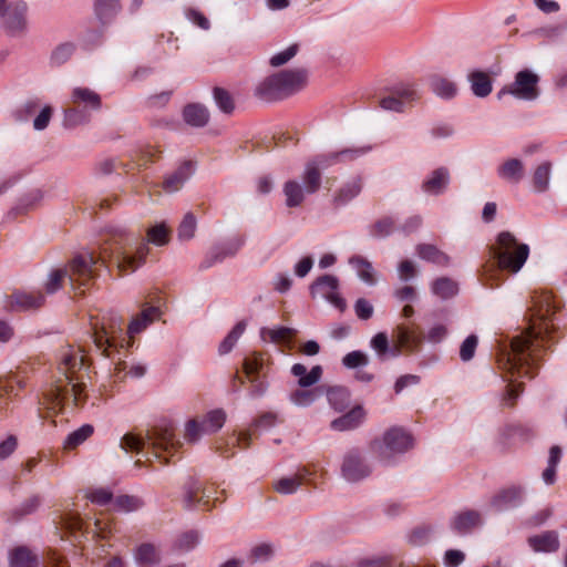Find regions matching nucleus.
Returning <instances> with one entry per match:
<instances>
[{
  "mask_svg": "<svg viewBox=\"0 0 567 567\" xmlns=\"http://www.w3.org/2000/svg\"><path fill=\"white\" fill-rule=\"evenodd\" d=\"M71 102L74 105H83L86 109L95 111L101 107L100 95L89 87H74L71 93Z\"/></svg>",
  "mask_w": 567,
  "mask_h": 567,
  "instance_id": "29",
  "label": "nucleus"
},
{
  "mask_svg": "<svg viewBox=\"0 0 567 567\" xmlns=\"http://www.w3.org/2000/svg\"><path fill=\"white\" fill-rule=\"evenodd\" d=\"M298 50V44H291L286 50L272 55L270 59V64L275 68L286 64L297 54Z\"/></svg>",
  "mask_w": 567,
  "mask_h": 567,
  "instance_id": "60",
  "label": "nucleus"
},
{
  "mask_svg": "<svg viewBox=\"0 0 567 567\" xmlns=\"http://www.w3.org/2000/svg\"><path fill=\"white\" fill-rule=\"evenodd\" d=\"M27 9V3L23 1L8 4L7 0H0V20L10 37H17L24 32Z\"/></svg>",
  "mask_w": 567,
  "mask_h": 567,
  "instance_id": "11",
  "label": "nucleus"
},
{
  "mask_svg": "<svg viewBox=\"0 0 567 567\" xmlns=\"http://www.w3.org/2000/svg\"><path fill=\"white\" fill-rule=\"evenodd\" d=\"M416 252L421 259L436 264L439 266H447L450 262L449 256L441 251L436 246L431 244L417 245Z\"/></svg>",
  "mask_w": 567,
  "mask_h": 567,
  "instance_id": "33",
  "label": "nucleus"
},
{
  "mask_svg": "<svg viewBox=\"0 0 567 567\" xmlns=\"http://www.w3.org/2000/svg\"><path fill=\"white\" fill-rule=\"evenodd\" d=\"M362 190L361 177H353L344 183L333 195V205L341 207L355 198Z\"/></svg>",
  "mask_w": 567,
  "mask_h": 567,
  "instance_id": "24",
  "label": "nucleus"
},
{
  "mask_svg": "<svg viewBox=\"0 0 567 567\" xmlns=\"http://www.w3.org/2000/svg\"><path fill=\"white\" fill-rule=\"evenodd\" d=\"M364 415V410L362 406L358 405L342 416L333 420L330 426L336 431L353 430L362 423Z\"/></svg>",
  "mask_w": 567,
  "mask_h": 567,
  "instance_id": "27",
  "label": "nucleus"
},
{
  "mask_svg": "<svg viewBox=\"0 0 567 567\" xmlns=\"http://www.w3.org/2000/svg\"><path fill=\"white\" fill-rule=\"evenodd\" d=\"M489 254L498 269L517 274L529 256V246L520 243L511 231L504 230L489 247Z\"/></svg>",
  "mask_w": 567,
  "mask_h": 567,
  "instance_id": "7",
  "label": "nucleus"
},
{
  "mask_svg": "<svg viewBox=\"0 0 567 567\" xmlns=\"http://www.w3.org/2000/svg\"><path fill=\"white\" fill-rule=\"evenodd\" d=\"M265 359L260 353L255 352L244 360V371L248 378L260 377L264 371Z\"/></svg>",
  "mask_w": 567,
  "mask_h": 567,
  "instance_id": "50",
  "label": "nucleus"
},
{
  "mask_svg": "<svg viewBox=\"0 0 567 567\" xmlns=\"http://www.w3.org/2000/svg\"><path fill=\"white\" fill-rule=\"evenodd\" d=\"M86 497L92 503L100 505V506H104L112 501L113 494L111 491H109L106 488H96V489H93L90 493H87Z\"/></svg>",
  "mask_w": 567,
  "mask_h": 567,
  "instance_id": "61",
  "label": "nucleus"
},
{
  "mask_svg": "<svg viewBox=\"0 0 567 567\" xmlns=\"http://www.w3.org/2000/svg\"><path fill=\"white\" fill-rule=\"evenodd\" d=\"M412 436L402 427H391L382 440H374L371 443V451L382 461L390 462L399 454H403L412 447Z\"/></svg>",
  "mask_w": 567,
  "mask_h": 567,
  "instance_id": "10",
  "label": "nucleus"
},
{
  "mask_svg": "<svg viewBox=\"0 0 567 567\" xmlns=\"http://www.w3.org/2000/svg\"><path fill=\"white\" fill-rule=\"evenodd\" d=\"M371 467L358 449L349 450L342 458L341 475L349 483H358L371 474Z\"/></svg>",
  "mask_w": 567,
  "mask_h": 567,
  "instance_id": "13",
  "label": "nucleus"
},
{
  "mask_svg": "<svg viewBox=\"0 0 567 567\" xmlns=\"http://www.w3.org/2000/svg\"><path fill=\"white\" fill-rule=\"evenodd\" d=\"M477 343H478V340L475 334L468 336L463 341V343L461 344V349H460V358L462 361L466 362V361H470L473 359Z\"/></svg>",
  "mask_w": 567,
  "mask_h": 567,
  "instance_id": "59",
  "label": "nucleus"
},
{
  "mask_svg": "<svg viewBox=\"0 0 567 567\" xmlns=\"http://www.w3.org/2000/svg\"><path fill=\"white\" fill-rule=\"evenodd\" d=\"M99 261L100 259H96L92 252L75 256L69 262L68 268L54 269L50 272L44 285L47 293L52 295L61 289L66 278L74 290L87 287L97 276Z\"/></svg>",
  "mask_w": 567,
  "mask_h": 567,
  "instance_id": "5",
  "label": "nucleus"
},
{
  "mask_svg": "<svg viewBox=\"0 0 567 567\" xmlns=\"http://www.w3.org/2000/svg\"><path fill=\"white\" fill-rule=\"evenodd\" d=\"M284 194L286 196V205L288 207H298L305 200L306 185L302 186L298 181H288L284 185Z\"/></svg>",
  "mask_w": 567,
  "mask_h": 567,
  "instance_id": "32",
  "label": "nucleus"
},
{
  "mask_svg": "<svg viewBox=\"0 0 567 567\" xmlns=\"http://www.w3.org/2000/svg\"><path fill=\"white\" fill-rule=\"evenodd\" d=\"M132 555L137 567H156L162 561L159 546L150 542H144L135 546Z\"/></svg>",
  "mask_w": 567,
  "mask_h": 567,
  "instance_id": "16",
  "label": "nucleus"
},
{
  "mask_svg": "<svg viewBox=\"0 0 567 567\" xmlns=\"http://www.w3.org/2000/svg\"><path fill=\"white\" fill-rule=\"evenodd\" d=\"M91 324L93 341L101 354L114 359L112 350L120 353V349L132 346L133 339L124 331L123 319L117 313L109 311Z\"/></svg>",
  "mask_w": 567,
  "mask_h": 567,
  "instance_id": "6",
  "label": "nucleus"
},
{
  "mask_svg": "<svg viewBox=\"0 0 567 567\" xmlns=\"http://www.w3.org/2000/svg\"><path fill=\"white\" fill-rule=\"evenodd\" d=\"M528 544L535 551H556L559 547L558 534L555 530H547L540 535L529 537Z\"/></svg>",
  "mask_w": 567,
  "mask_h": 567,
  "instance_id": "28",
  "label": "nucleus"
},
{
  "mask_svg": "<svg viewBox=\"0 0 567 567\" xmlns=\"http://www.w3.org/2000/svg\"><path fill=\"white\" fill-rule=\"evenodd\" d=\"M322 375V368L315 365L312 369L305 374V377L298 380V384L301 388H309L319 382Z\"/></svg>",
  "mask_w": 567,
  "mask_h": 567,
  "instance_id": "64",
  "label": "nucleus"
},
{
  "mask_svg": "<svg viewBox=\"0 0 567 567\" xmlns=\"http://www.w3.org/2000/svg\"><path fill=\"white\" fill-rule=\"evenodd\" d=\"M307 75V71L303 69L274 73L257 85L256 95L267 101L287 97L306 85Z\"/></svg>",
  "mask_w": 567,
  "mask_h": 567,
  "instance_id": "9",
  "label": "nucleus"
},
{
  "mask_svg": "<svg viewBox=\"0 0 567 567\" xmlns=\"http://www.w3.org/2000/svg\"><path fill=\"white\" fill-rule=\"evenodd\" d=\"M246 329V323L244 321L238 322L231 331L227 334V337L223 340L219 346V353L226 354L233 350L238 339L241 337Z\"/></svg>",
  "mask_w": 567,
  "mask_h": 567,
  "instance_id": "46",
  "label": "nucleus"
},
{
  "mask_svg": "<svg viewBox=\"0 0 567 567\" xmlns=\"http://www.w3.org/2000/svg\"><path fill=\"white\" fill-rule=\"evenodd\" d=\"M295 333L296 330L287 327L261 330V337L264 339H269V341L274 343H281L288 341L291 337L295 336Z\"/></svg>",
  "mask_w": 567,
  "mask_h": 567,
  "instance_id": "48",
  "label": "nucleus"
},
{
  "mask_svg": "<svg viewBox=\"0 0 567 567\" xmlns=\"http://www.w3.org/2000/svg\"><path fill=\"white\" fill-rule=\"evenodd\" d=\"M10 567H39V559L27 547H17L10 553Z\"/></svg>",
  "mask_w": 567,
  "mask_h": 567,
  "instance_id": "31",
  "label": "nucleus"
},
{
  "mask_svg": "<svg viewBox=\"0 0 567 567\" xmlns=\"http://www.w3.org/2000/svg\"><path fill=\"white\" fill-rule=\"evenodd\" d=\"M393 337L396 341V346L392 349L393 357L399 355L402 349L410 352L415 351L422 341L421 336L405 324H399L393 332Z\"/></svg>",
  "mask_w": 567,
  "mask_h": 567,
  "instance_id": "17",
  "label": "nucleus"
},
{
  "mask_svg": "<svg viewBox=\"0 0 567 567\" xmlns=\"http://www.w3.org/2000/svg\"><path fill=\"white\" fill-rule=\"evenodd\" d=\"M370 151V147L344 148L339 152L319 154L309 159L302 173V182L306 183V192L315 194L321 186V169H326L338 163L357 159Z\"/></svg>",
  "mask_w": 567,
  "mask_h": 567,
  "instance_id": "8",
  "label": "nucleus"
},
{
  "mask_svg": "<svg viewBox=\"0 0 567 567\" xmlns=\"http://www.w3.org/2000/svg\"><path fill=\"white\" fill-rule=\"evenodd\" d=\"M524 491L520 486H511L499 491L491 501V505L503 511L507 507L517 506L523 499Z\"/></svg>",
  "mask_w": 567,
  "mask_h": 567,
  "instance_id": "21",
  "label": "nucleus"
},
{
  "mask_svg": "<svg viewBox=\"0 0 567 567\" xmlns=\"http://www.w3.org/2000/svg\"><path fill=\"white\" fill-rule=\"evenodd\" d=\"M197 227V220L192 213H187L178 227V238L189 240L194 237Z\"/></svg>",
  "mask_w": 567,
  "mask_h": 567,
  "instance_id": "51",
  "label": "nucleus"
},
{
  "mask_svg": "<svg viewBox=\"0 0 567 567\" xmlns=\"http://www.w3.org/2000/svg\"><path fill=\"white\" fill-rule=\"evenodd\" d=\"M471 90L477 97H486L491 94L493 85L489 75L482 71H474L468 75Z\"/></svg>",
  "mask_w": 567,
  "mask_h": 567,
  "instance_id": "30",
  "label": "nucleus"
},
{
  "mask_svg": "<svg viewBox=\"0 0 567 567\" xmlns=\"http://www.w3.org/2000/svg\"><path fill=\"white\" fill-rule=\"evenodd\" d=\"M371 347L375 350L377 354L381 359H383L388 352L392 353L388 336L384 332H379L371 339Z\"/></svg>",
  "mask_w": 567,
  "mask_h": 567,
  "instance_id": "58",
  "label": "nucleus"
},
{
  "mask_svg": "<svg viewBox=\"0 0 567 567\" xmlns=\"http://www.w3.org/2000/svg\"><path fill=\"white\" fill-rule=\"evenodd\" d=\"M44 296L38 292L16 291L7 297L6 308L9 311L37 310L44 305Z\"/></svg>",
  "mask_w": 567,
  "mask_h": 567,
  "instance_id": "15",
  "label": "nucleus"
},
{
  "mask_svg": "<svg viewBox=\"0 0 567 567\" xmlns=\"http://www.w3.org/2000/svg\"><path fill=\"white\" fill-rule=\"evenodd\" d=\"M430 86L437 96L443 99H452L457 92L454 82L437 74L430 78Z\"/></svg>",
  "mask_w": 567,
  "mask_h": 567,
  "instance_id": "35",
  "label": "nucleus"
},
{
  "mask_svg": "<svg viewBox=\"0 0 567 567\" xmlns=\"http://www.w3.org/2000/svg\"><path fill=\"white\" fill-rule=\"evenodd\" d=\"M161 310L157 306L145 307L141 313L133 318L127 327L130 339H133L136 333L143 331L150 323L158 319Z\"/></svg>",
  "mask_w": 567,
  "mask_h": 567,
  "instance_id": "23",
  "label": "nucleus"
},
{
  "mask_svg": "<svg viewBox=\"0 0 567 567\" xmlns=\"http://www.w3.org/2000/svg\"><path fill=\"white\" fill-rule=\"evenodd\" d=\"M301 485V480L297 476L293 477H281L274 483L276 492L288 495L295 493Z\"/></svg>",
  "mask_w": 567,
  "mask_h": 567,
  "instance_id": "54",
  "label": "nucleus"
},
{
  "mask_svg": "<svg viewBox=\"0 0 567 567\" xmlns=\"http://www.w3.org/2000/svg\"><path fill=\"white\" fill-rule=\"evenodd\" d=\"M199 542V535L196 530H189L179 536L177 546L183 550L193 549Z\"/></svg>",
  "mask_w": 567,
  "mask_h": 567,
  "instance_id": "62",
  "label": "nucleus"
},
{
  "mask_svg": "<svg viewBox=\"0 0 567 567\" xmlns=\"http://www.w3.org/2000/svg\"><path fill=\"white\" fill-rule=\"evenodd\" d=\"M419 97L417 92L410 85L396 87L392 95L383 97L380 106L383 110L402 112L405 102L414 101Z\"/></svg>",
  "mask_w": 567,
  "mask_h": 567,
  "instance_id": "18",
  "label": "nucleus"
},
{
  "mask_svg": "<svg viewBox=\"0 0 567 567\" xmlns=\"http://www.w3.org/2000/svg\"><path fill=\"white\" fill-rule=\"evenodd\" d=\"M450 184V172L446 167L434 169L422 183L424 193L433 196L441 195Z\"/></svg>",
  "mask_w": 567,
  "mask_h": 567,
  "instance_id": "20",
  "label": "nucleus"
},
{
  "mask_svg": "<svg viewBox=\"0 0 567 567\" xmlns=\"http://www.w3.org/2000/svg\"><path fill=\"white\" fill-rule=\"evenodd\" d=\"M538 76L529 70L519 71L514 83L505 86L497 93V97L502 99L504 94H511L519 100H535L538 95L537 91Z\"/></svg>",
  "mask_w": 567,
  "mask_h": 567,
  "instance_id": "12",
  "label": "nucleus"
},
{
  "mask_svg": "<svg viewBox=\"0 0 567 567\" xmlns=\"http://www.w3.org/2000/svg\"><path fill=\"white\" fill-rule=\"evenodd\" d=\"M226 414L223 410H214L206 414L202 420L203 431L208 434L215 433L220 430L225 423Z\"/></svg>",
  "mask_w": 567,
  "mask_h": 567,
  "instance_id": "42",
  "label": "nucleus"
},
{
  "mask_svg": "<svg viewBox=\"0 0 567 567\" xmlns=\"http://www.w3.org/2000/svg\"><path fill=\"white\" fill-rule=\"evenodd\" d=\"M330 405L336 411H343L350 402V393L346 388L333 386L326 392Z\"/></svg>",
  "mask_w": 567,
  "mask_h": 567,
  "instance_id": "38",
  "label": "nucleus"
},
{
  "mask_svg": "<svg viewBox=\"0 0 567 567\" xmlns=\"http://www.w3.org/2000/svg\"><path fill=\"white\" fill-rule=\"evenodd\" d=\"M558 309L549 292L535 291L528 307L529 327L511 341L509 350H503L498 355V365L511 374L508 379L507 398L511 404L519 395L515 382L518 378L533 377L532 368L538 358V339L548 330V319Z\"/></svg>",
  "mask_w": 567,
  "mask_h": 567,
  "instance_id": "1",
  "label": "nucleus"
},
{
  "mask_svg": "<svg viewBox=\"0 0 567 567\" xmlns=\"http://www.w3.org/2000/svg\"><path fill=\"white\" fill-rule=\"evenodd\" d=\"M93 432L94 427L91 424H84L66 436L64 446L66 449H74L87 440L93 434Z\"/></svg>",
  "mask_w": 567,
  "mask_h": 567,
  "instance_id": "43",
  "label": "nucleus"
},
{
  "mask_svg": "<svg viewBox=\"0 0 567 567\" xmlns=\"http://www.w3.org/2000/svg\"><path fill=\"white\" fill-rule=\"evenodd\" d=\"M204 434H208L203 431L202 421L189 420L185 425L184 437L188 443L197 442Z\"/></svg>",
  "mask_w": 567,
  "mask_h": 567,
  "instance_id": "57",
  "label": "nucleus"
},
{
  "mask_svg": "<svg viewBox=\"0 0 567 567\" xmlns=\"http://www.w3.org/2000/svg\"><path fill=\"white\" fill-rule=\"evenodd\" d=\"M323 394V388L298 389L290 394V401L298 406H309Z\"/></svg>",
  "mask_w": 567,
  "mask_h": 567,
  "instance_id": "36",
  "label": "nucleus"
},
{
  "mask_svg": "<svg viewBox=\"0 0 567 567\" xmlns=\"http://www.w3.org/2000/svg\"><path fill=\"white\" fill-rule=\"evenodd\" d=\"M115 373L118 379L125 377L138 379L145 375L146 367L142 363H128L118 358V361L115 363Z\"/></svg>",
  "mask_w": 567,
  "mask_h": 567,
  "instance_id": "39",
  "label": "nucleus"
},
{
  "mask_svg": "<svg viewBox=\"0 0 567 567\" xmlns=\"http://www.w3.org/2000/svg\"><path fill=\"white\" fill-rule=\"evenodd\" d=\"M214 100L219 110L226 114H230L235 110V102L231 94L223 87H214Z\"/></svg>",
  "mask_w": 567,
  "mask_h": 567,
  "instance_id": "44",
  "label": "nucleus"
},
{
  "mask_svg": "<svg viewBox=\"0 0 567 567\" xmlns=\"http://www.w3.org/2000/svg\"><path fill=\"white\" fill-rule=\"evenodd\" d=\"M114 506L117 511L133 512L143 506L141 498L132 495H120L114 499Z\"/></svg>",
  "mask_w": 567,
  "mask_h": 567,
  "instance_id": "52",
  "label": "nucleus"
},
{
  "mask_svg": "<svg viewBox=\"0 0 567 567\" xmlns=\"http://www.w3.org/2000/svg\"><path fill=\"white\" fill-rule=\"evenodd\" d=\"M120 446L126 453L136 452L142 454L146 461H151L152 457L161 458L162 452L173 454L182 446V443L175 437L172 425L161 424L148 430L145 436L126 433L121 439Z\"/></svg>",
  "mask_w": 567,
  "mask_h": 567,
  "instance_id": "4",
  "label": "nucleus"
},
{
  "mask_svg": "<svg viewBox=\"0 0 567 567\" xmlns=\"http://www.w3.org/2000/svg\"><path fill=\"white\" fill-rule=\"evenodd\" d=\"M118 9V0H95V13L101 21H107Z\"/></svg>",
  "mask_w": 567,
  "mask_h": 567,
  "instance_id": "47",
  "label": "nucleus"
},
{
  "mask_svg": "<svg viewBox=\"0 0 567 567\" xmlns=\"http://www.w3.org/2000/svg\"><path fill=\"white\" fill-rule=\"evenodd\" d=\"M349 264L353 267L362 281L370 286L375 284L374 269L367 258L354 255L349 259Z\"/></svg>",
  "mask_w": 567,
  "mask_h": 567,
  "instance_id": "34",
  "label": "nucleus"
},
{
  "mask_svg": "<svg viewBox=\"0 0 567 567\" xmlns=\"http://www.w3.org/2000/svg\"><path fill=\"white\" fill-rule=\"evenodd\" d=\"M251 384L249 390V396L252 399L261 398L268 390V383L260 377L248 378Z\"/></svg>",
  "mask_w": 567,
  "mask_h": 567,
  "instance_id": "63",
  "label": "nucleus"
},
{
  "mask_svg": "<svg viewBox=\"0 0 567 567\" xmlns=\"http://www.w3.org/2000/svg\"><path fill=\"white\" fill-rule=\"evenodd\" d=\"M274 555V547L269 543H261L255 545L249 554L248 561L250 564L262 563L269 560Z\"/></svg>",
  "mask_w": 567,
  "mask_h": 567,
  "instance_id": "45",
  "label": "nucleus"
},
{
  "mask_svg": "<svg viewBox=\"0 0 567 567\" xmlns=\"http://www.w3.org/2000/svg\"><path fill=\"white\" fill-rule=\"evenodd\" d=\"M193 167L190 162H184L175 172L167 175L163 181V189L167 193L179 190L184 183L190 177Z\"/></svg>",
  "mask_w": 567,
  "mask_h": 567,
  "instance_id": "22",
  "label": "nucleus"
},
{
  "mask_svg": "<svg viewBox=\"0 0 567 567\" xmlns=\"http://www.w3.org/2000/svg\"><path fill=\"white\" fill-rule=\"evenodd\" d=\"M250 440H251V435L249 432H243L240 433L238 436H231L227 440L225 439H220L218 442H217V445H216V450L223 455V456H226L228 457L229 455L227 454V451H228V447H235L237 445H241L243 444V449H246L250 445Z\"/></svg>",
  "mask_w": 567,
  "mask_h": 567,
  "instance_id": "41",
  "label": "nucleus"
},
{
  "mask_svg": "<svg viewBox=\"0 0 567 567\" xmlns=\"http://www.w3.org/2000/svg\"><path fill=\"white\" fill-rule=\"evenodd\" d=\"M209 111L199 103L187 104L183 110L184 121L193 127H204L209 122Z\"/></svg>",
  "mask_w": 567,
  "mask_h": 567,
  "instance_id": "26",
  "label": "nucleus"
},
{
  "mask_svg": "<svg viewBox=\"0 0 567 567\" xmlns=\"http://www.w3.org/2000/svg\"><path fill=\"white\" fill-rule=\"evenodd\" d=\"M86 122H89V115L84 111H80L75 107L66 109L64 111V126L75 127Z\"/></svg>",
  "mask_w": 567,
  "mask_h": 567,
  "instance_id": "55",
  "label": "nucleus"
},
{
  "mask_svg": "<svg viewBox=\"0 0 567 567\" xmlns=\"http://www.w3.org/2000/svg\"><path fill=\"white\" fill-rule=\"evenodd\" d=\"M169 241V229L165 224H158L147 230V243L164 246Z\"/></svg>",
  "mask_w": 567,
  "mask_h": 567,
  "instance_id": "49",
  "label": "nucleus"
},
{
  "mask_svg": "<svg viewBox=\"0 0 567 567\" xmlns=\"http://www.w3.org/2000/svg\"><path fill=\"white\" fill-rule=\"evenodd\" d=\"M339 280L336 276L323 275L311 286V296H321L340 311L347 308L346 300L338 293Z\"/></svg>",
  "mask_w": 567,
  "mask_h": 567,
  "instance_id": "14",
  "label": "nucleus"
},
{
  "mask_svg": "<svg viewBox=\"0 0 567 567\" xmlns=\"http://www.w3.org/2000/svg\"><path fill=\"white\" fill-rule=\"evenodd\" d=\"M84 367V357L78 350L69 348L61 353L59 370L64 375V381L58 380L45 393V399L52 404V409L66 404L75 406L85 402V374L80 373Z\"/></svg>",
  "mask_w": 567,
  "mask_h": 567,
  "instance_id": "2",
  "label": "nucleus"
},
{
  "mask_svg": "<svg viewBox=\"0 0 567 567\" xmlns=\"http://www.w3.org/2000/svg\"><path fill=\"white\" fill-rule=\"evenodd\" d=\"M394 221L390 217H384L375 221L370 228V235L374 238H384L393 231Z\"/></svg>",
  "mask_w": 567,
  "mask_h": 567,
  "instance_id": "53",
  "label": "nucleus"
},
{
  "mask_svg": "<svg viewBox=\"0 0 567 567\" xmlns=\"http://www.w3.org/2000/svg\"><path fill=\"white\" fill-rule=\"evenodd\" d=\"M551 164L544 162L538 165L533 174V186L536 192L543 193L548 189Z\"/></svg>",
  "mask_w": 567,
  "mask_h": 567,
  "instance_id": "40",
  "label": "nucleus"
},
{
  "mask_svg": "<svg viewBox=\"0 0 567 567\" xmlns=\"http://www.w3.org/2000/svg\"><path fill=\"white\" fill-rule=\"evenodd\" d=\"M524 164L518 158H509L497 167L498 177L511 184H518L524 177Z\"/></svg>",
  "mask_w": 567,
  "mask_h": 567,
  "instance_id": "25",
  "label": "nucleus"
},
{
  "mask_svg": "<svg viewBox=\"0 0 567 567\" xmlns=\"http://www.w3.org/2000/svg\"><path fill=\"white\" fill-rule=\"evenodd\" d=\"M369 363V357L359 350L351 351L346 354L342 359V364L348 369H357L359 367H365Z\"/></svg>",
  "mask_w": 567,
  "mask_h": 567,
  "instance_id": "56",
  "label": "nucleus"
},
{
  "mask_svg": "<svg viewBox=\"0 0 567 567\" xmlns=\"http://www.w3.org/2000/svg\"><path fill=\"white\" fill-rule=\"evenodd\" d=\"M432 291L441 299H449L457 295L458 285L451 278H437L432 285Z\"/></svg>",
  "mask_w": 567,
  "mask_h": 567,
  "instance_id": "37",
  "label": "nucleus"
},
{
  "mask_svg": "<svg viewBox=\"0 0 567 567\" xmlns=\"http://www.w3.org/2000/svg\"><path fill=\"white\" fill-rule=\"evenodd\" d=\"M148 251L147 241H138L133 234L116 228L110 231L96 259H100L99 266H103L107 257L114 258L121 272H133L144 262Z\"/></svg>",
  "mask_w": 567,
  "mask_h": 567,
  "instance_id": "3",
  "label": "nucleus"
},
{
  "mask_svg": "<svg viewBox=\"0 0 567 567\" xmlns=\"http://www.w3.org/2000/svg\"><path fill=\"white\" fill-rule=\"evenodd\" d=\"M481 524V513L468 509L456 513L451 519L450 527L457 535H466Z\"/></svg>",
  "mask_w": 567,
  "mask_h": 567,
  "instance_id": "19",
  "label": "nucleus"
}]
</instances>
